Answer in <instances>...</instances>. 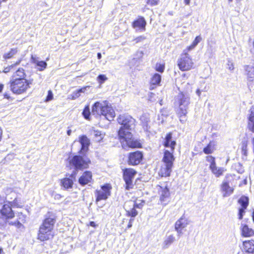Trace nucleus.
Here are the masks:
<instances>
[{"label":"nucleus","mask_w":254,"mask_h":254,"mask_svg":"<svg viewBox=\"0 0 254 254\" xmlns=\"http://www.w3.org/2000/svg\"><path fill=\"white\" fill-rule=\"evenodd\" d=\"M93 115H102L108 121H112L115 117V113L110 103L106 101H97L92 107Z\"/></svg>","instance_id":"f257e3e1"},{"label":"nucleus","mask_w":254,"mask_h":254,"mask_svg":"<svg viewBox=\"0 0 254 254\" xmlns=\"http://www.w3.org/2000/svg\"><path fill=\"white\" fill-rule=\"evenodd\" d=\"M118 122L121 125L118 131L119 137H123L127 133H130L135 127V120L128 115H120Z\"/></svg>","instance_id":"f03ea898"},{"label":"nucleus","mask_w":254,"mask_h":254,"mask_svg":"<svg viewBox=\"0 0 254 254\" xmlns=\"http://www.w3.org/2000/svg\"><path fill=\"white\" fill-rule=\"evenodd\" d=\"M55 223V221L52 218L46 219L39 228L38 239L41 241H45L52 238L53 237L52 230Z\"/></svg>","instance_id":"7ed1b4c3"},{"label":"nucleus","mask_w":254,"mask_h":254,"mask_svg":"<svg viewBox=\"0 0 254 254\" xmlns=\"http://www.w3.org/2000/svg\"><path fill=\"white\" fill-rule=\"evenodd\" d=\"M175 103L179 107L178 115L180 118V121L184 123L186 121V116L190 104V97L187 94L180 93L176 97Z\"/></svg>","instance_id":"20e7f679"},{"label":"nucleus","mask_w":254,"mask_h":254,"mask_svg":"<svg viewBox=\"0 0 254 254\" xmlns=\"http://www.w3.org/2000/svg\"><path fill=\"white\" fill-rule=\"evenodd\" d=\"M174 151L166 150L164 153L163 158V164L161 166L160 174L162 177H168L170 175L175 157L173 155Z\"/></svg>","instance_id":"39448f33"},{"label":"nucleus","mask_w":254,"mask_h":254,"mask_svg":"<svg viewBox=\"0 0 254 254\" xmlns=\"http://www.w3.org/2000/svg\"><path fill=\"white\" fill-rule=\"evenodd\" d=\"M9 87L10 90L15 94H22L30 88V83L27 80L10 79Z\"/></svg>","instance_id":"423d86ee"},{"label":"nucleus","mask_w":254,"mask_h":254,"mask_svg":"<svg viewBox=\"0 0 254 254\" xmlns=\"http://www.w3.org/2000/svg\"><path fill=\"white\" fill-rule=\"evenodd\" d=\"M9 204H4L2 208L0 210V218L4 220L8 218H12L14 217V213L11 209V206L20 207L21 206V203L17 198L15 197L14 200L9 201Z\"/></svg>","instance_id":"0eeeda50"},{"label":"nucleus","mask_w":254,"mask_h":254,"mask_svg":"<svg viewBox=\"0 0 254 254\" xmlns=\"http://www.w3.org/2000/svg\"><path fill=\"white\" fill-rule=\"evenodd\" d=\"M188 51L184 50L177 61L179 68L182 71H187L191 69L194 64L191 58L188 54Z\"/></svg>","instance_id":"6e6552de"},{"label":"nucleus","mask_w":254,"mask_h":254,"mask_svg":"<svg viewBox=\"0 0 254 254\" xmlns=\"http://www.w3.org/2000/svg\"><path fill=\"white\" fill-rule=\"evenodd\" d=\"M69 163L70 166L75 169H83L87 168L89 161L84 159L80 156H74L71 159L69 158Z\"/></svg>","instance_id":"1a4fd4ad"},{"label":"nucleus","mask_w":254,"mask_h":254,"mask_svg":"<svg viewBox=\"0 0 254 254\" xmlns=\"http://www.w3.org/2000/svg\"><path fill=\"white\" fill-rule=\"evenodd\" d=\"M238 203L240 205V207L238 208V217L239 220H242L249 206V198L247 196L242 195L238 200Z\"/></svg>","instance_id":"9d476101"},{"label":"nucleus","mask_w":254,"mask_h":254,"mask_svg":"<svg viewBox=\"0 0 254 254\" xmlns=\"http://www.w3.org/2000/svg\"><path fill=\"white\" fill-rule=\"evenodd\" d=\"M136 173V171L132 169H126L124 171V179L126 182V190H129L132 188L133 186L132 180Z\"/></svg>","instance_id":"9b49d317"},{"label":"nucleus","mask_w":254,"mask_h":254,"mask_svg":"<svg viewBox=\"0 0 254 254\" xmlns=\"http://www.w3.org/2000/svg\"><path fill=\"white\" fill-rule=\"evenodd\" d=\"M111 186L109 184H106L102 186L101 190H96L95 193L96 196V201L98 202L101 200L107 199L109 196L111 195Z\"/></svg>","instance_id":"f8f14e48"},{"label":"nucleus","mask_w":254,"mask_h":254,"mask_svg":"<svg viewBox=\"0 0 254 254\" xmlns=\"http://www.w3.org/2000/svg\"><path fill=\"white\" fill-rule=\"evenodd\" d=\"M121 141L123 143L126 142L127 145L131 148H139L141 147L140 143L137 140L132 138V134L130 133H127L123 137H119Z\"/></svg>","instance_id":"ddd939ff"},{"label":"nucleus","mask_w":254,"mask_h":254,"mask_svg":"<svg viewBox=\"0 0 254 254\" xmlns=\"http://www.w3.org/2000/svg\"><path fill=\"white\" fill-rule=\"evenodd\" d=\"M17 219L16 221H8V224L15 226L20 231H23L25 227L23 224L26 222V216L22 212H18L17 214Z\"/></svg>","instance_id":"4468645a"},{"label":"nucleus","mask_w":254,"mask_h":254,"mask_svg":"<svg viewBox=\"0 0 254 254\" xmlns=\"http://www.w3.org/2000/svg\"><path fill=\"white\" fill-rule=\"evenodd\" d=\"M189 224L188 220L184 216L181 217L175 223V229L177 232L178 236L180 237L183 234L182 230Z\"/></svg>","instance_id":"2eb2a0df"},{"label":"nucleus","mask_w":254,"mask_h":254,"mask_svg":"<svg viewBox=\"0 0 254 254\" xmlns=\"http://www.w3.org/2000/svg\"><path fill=\"white\" fill-rule=\"evenodd\" d=\"M241 236L244 238L254 237V229L245 223H242L240 226Z\"/></svg>","instance_id":"dca6fc26"},{"label":"nucleus","mask_w":254,"mask_h":254,"mask_svg":"<svg viewBox=\"0 0 254 254\" xmlns=\"http://www.w3.org/2000/svg\"><path fill=\"white\" fill-rule=\"evenodd\" d=\"M242 251L248 254H254V240H245L242 243Z\"/></svg>","instance_id":"f3484780"},{"label":"nucleus","mask_w":254,"mask_h":254,"mask_svg":"<svg viewBox=\"0 0 254 254\" xmlns=\"http://www.w3.org/2000/svg\"><path fill=\"white\" fill-rule=\"evenodd\" d=\"M143 155L141 152L136 151L130 153L128 157V163L132 165L138 164L141 161Z\"/></svg>","instance_id":"a211bd4d"},{"label":"nucleus","mask_w":254,"mask_h":254,"mask_svg":"<svg viewBox=\"0 0 254 254\" xmlns=\"http://www.w3.org/2000/svg\"><path fill=\"white\" fill-rule=\"evenodd\" d=\"M158 193L160 195V199L161 202H167L170 197V191L167 187H160L158 189Z\"/></svg>","instance_id":"6ab92c4d"},{"label":"nucleus","mask_w":254,"mask_h":254,"mask_svg":"<svg viewBox=\"0 0 254 254\" xmlns=\"http://www.w3.org/2000/svg\"><path fill=\"white\" fill-rule=\"evenodd\" d=\"M92 180V174L90 172L86 171L83 173L79 178L78 182L81 185H85L91 182Z\"/></svg>","instance_id":"aec40b11"},{"label":"nucleus","mask_w":254,"mask_h":254,"mask_svg":"<svg viewBox=\"0 0 254 254\" xmlns=\"http://www.w3.org/2000/svg\"><path fill=\"white\" fill-rule=\"evenodd\" d=\"M79 141L81 145V151L82 152L87 151L90 144V140L86 135H82L79 137Z\"/></svg>","instance_id":"412c9836"},{"label":"nucleus","mask_w":254,"mask_h":254,"mask_svg":"<svg viewBox=\"0 0 254 254\" xmlns=\"http://www.w3.org/2000/svg\"><path fill=\"white\" fill-rule=\"evenodd\" d=\"M247 127L250 131L254 133V108L251 109L248 118Z\"/></svg>","instance_id":"4be33fe9"},{"label":"nucleus","mask_w":254,"mask_h":254,"mask_svg":"<svg viewBox=\"0 0 254 254\" xmlns=\"http://www.w3.org/2000/svg\"><path fill=\"white\" fill-rule=\"evenodd\" d=\"M176 144V141L172 140V134L171 133H168L165 138L164 146L166 147H170V151H174Z\"/></svg>","instance_id":"5701e85b"},{"label":"nucleus","mask_w":254,"mask_h":254,"mask_svg":"<svg viewBox=\"0 0 254 254\" xmlns=\"http://www.w3.org/2000/svg\"><path fill=\"white\" fill-rule=\"evenodd\" d=\"M206 160L208 162H209L211 163V164L210 165V168L211 170L212 173L216 176L219 177L220 176L222 173V171L221 169H219L217 172H215V163L214 161V158L212 157L211 156H208L206 157Z\"/></svg>","instance_id":"b1692460"},{"label":"nucleus","mask_w":254,"mask_h":254,"mask_svg":"<svg viewBox=\"0 0 254 254\" xmlns=\"http://www.w3.org/2000/svg\"><path fill=\"white\" fill-rule=\"evenodd\" d=\"M89 86H85L78 90L73 91L71 94L68 96V98L71 100H75L81 95L82 93H84L86 92L87 88H89Z\"/></svg>","instance_id":"393cba45"},{"label":"nucleus","mask_w":254,"mask_h":254,"mask_svg":"<svg viewBox=\"0 0 254 254\" xmlns=\"http://www.w3.org/2000/svg\"><path fill=\"white\" fill-rule=\"evenodd\" d=\"M31 62L38 66V70L42 71L46 68L47 64L45 62L39 61L38 58L33 55L31 56Z\"/></svg>","instance_id":"a878e982"},{"label":"nucleus","mask_w":254,"mask_h":254,"mask_svg":"<svg viewBox=\"0 0 254 254\" xmlns=\"http://www.w3.org/2000/svg\"><path fill=\"white\" fill-rule=\"evenodd\" d=\"M25 73L23 68H19L10 78V79L16 80H26L25 78Z\"/></svg>","instance_id":"bb28decb"},{"label":"nucleus","mask_w":254,"mask_h":254,"mask_svg":"<svg viewBox=\"0 0 254 254\" xmlns=\"http://www.w3.org/2000/svg\"><path fill=\"white\" fill-rule=\"evenodd\" d=\"M146 24V21L143 17H140L133 23L134 28H138L139 29H145Z\"/></svg>","instance_id":"cd10ccee"},{"label":"nucleus","mask_w":254,"mask_h":254,"mask_svg":"<svg viewBox=\"0 0 254 254\" xmlns=\"http://www.w3.org/2000/svg\"><path fill=\"white\" fill-rule=\"evenodd\" d=\"M61 183L64 189H68L72 188L73 182L72 179L65 178L62 180Z\"/></svg>","instance_id":"c85d7f7f"},{"label":"nucleus","mask_w":254,"mask_h":254,"mask_svg":"<svg viewBox=\"0 0 254 254\" xmlns=\"http://www.w3.org/2000/svg\"><path fill=\"white\" fill-rule=\"evenodd\" d=\"M175 240V237L173 235H170L166 237L163 243V249H167Z\"/></svg>","instance_id":"c756f323"},{"label":"nucleus","mask_w":254,"mask_h":254,"mask_svg":"<svg viewBox=\"0 0 254 254\" xmlns=\"http://www.w3.org/2000/svg\"><path fill=\"white\" fill-rule=\"evenodd\" d=\"M140 121L141 122L142 127L144 128V130L145 131H147L148 127V123L149 122V118L148 117V115L146 114H144L140 117Z\"/></svg>","instance_id":"7c9ffc66"},{"label":"nucleus","mask_w":254,"mask_h":254,"mask_svg":"<svg viewBox=\"0 0 254 254\" xmlns=\"http://www.w3.org/2000/svg\"><path fill=\"white\" fill-rule=\"evenodd\" d=\"M144 203L145 202L143 200H141L140 202L129 201L126 203V207H127V205L128 204V206H133L136 208L141 209L143 206Z\"/></svg>","instance_id":"2f4dec72"},{"label":"nucleus","mask_w":254,"mask_h":254,"mask_svg":"<svg viewBox=\"0 0 254 254\" xmlns=\"http://www.w3.org/2000/svg\"><path fill=\"white\" fill-rule=\"evenodd\" d=\"M128 206V204L127 205V207H126V204L125 205V208L127 216H130L131 217H135L138 214V212L136 210V208L133 207L132 208L129 209L127 207Z\"/></svg>","instance_id":"473e14b6"},{"label":"nucleus","mask_w":254,"mask_h":254,"mask_svg":"<svg viewBox=\"0 0 254 254\" xmlns=\"http://www.w3.org/2000/svg\"><path fill=\"white\" fill-rule=\"evenodd\" d=\"M201 40L202 38L200 36H196L192 44L185 50L188 52L193 50Z\"/></svg>","instance_id":"72a5a7b5"},{"label":"nucleus","mask_w":254,"mask_h":254,"mask_svg":"<svg viewBox=\"0 0 254 254\" xmlns=\"http://www.w3.org/2000/svg\"><path fill=\"white\" fill-rule=\"evenodd\" d=\"M92 134L94 136L95 140L97 142L102 140L105 135L104 133L101 131L95 130L92 132Z\"/></svg>","instance_id":"f704fd0d"},{"label":"nucleus","mask_w":254,"mask_h":254,"mask_svg":"<svg viewBox=\"0 0 254 254\" xmlns=\"http://www.w3.org/2000/svg\"><path fill=\"white\" fill-rule=\"evenodd\" d=\"M233 188L227 183H223V196L229 195L233 192Z\"/></svg>","instance_id":"c9c22d12"},{"label":"nucleus","mask_w":254,"mask_h":254,"mask_svg":"<svg viewBox=\"0 0 254 254\" xmlns=\"http://www.w3.org/2000/svg\"><path fill=\"white\" fill-rule=\"evenodd\" d=\"M245 69L247 77L250 78H253L254 77V67L248 65L245 66Z\"/></svg>","instance_id":"e433bc0d"},{"label":"nucleus","mask_w":254,"mask_h":254,"mask_svg":"<svg viewBox=\"0 0 254 254\" xmlns=\"http://www.w3.org/2000/svg\"><path fill=\"white\" fill-rule=\"evenodd\" d=\"M161 80V76L158 73H155L154 74L153 77L151 78L150 80V83L151 85H158Z\"/></svg>","instance_id":"4c0bfd02"},{"label":"nucleus","mask_w":254,"mask_h":254,"mask_svg":"<svg viewBox=\"0 0 254 254\" xmlns=\"http://www.w3.org/2000/svg\"><path fill=\"white\" fill-rule=\"evenodd\" d=\"M17 52L18 50L17 48H12L8 52L5 53L3 57L5 60L10 59L16 55Z\"/></svg>","instance_id":"58836bf2"},{"label":"nucleus","mask_w":254,"mask_h":254,"mask_svg":"<svg viewBox=\"0 0 254 254\" xmlns=\"http://www.w3.org/2000/svg\"><path fill=\"white\" fill-rule=\"evenodd\" d=\"M214 150L213 146L211 143H209L207 146L204 148L203 152L205 154H208L212 153Z\"/></svg>","instance_id":"ea45409f"},{"label":"nucleus","mask_w":254,"mask_h":254,"mask_svg":"<svg viewBox=\"0 0 254 254\" xmlns=\"http://www.w3.org/2000/svg\"><path fill=\"white\" fill-rule=\"evenodd\" d=\"M90 112L89 106L88 105L86 106L82 112V115L86 119H89L90 115Z\"/></svg>","instance_id":"a19ab883"},{"label":"nucleus","mask_w":254,"mask_h":254,"mask_svg":"<svg viewBox=\"0 0 254 254\" xmlns=\"http://www.w3.org/2000/svg\"><path fill=\"white\" fill-rule=\"evenodd\" d=\"M107 79V77L105 74H100L97 77V80L100 84H102L106 81Z\"/></svg>","instance_id":"79ce46f5"},{"label":"nucleus","mask_w":254,"mask_h":254,"mask_svg":"<svg viewBox=\"0 0 254 254\" xmlns=\"http://www.w3.org/2000/svg\"><path fill=\"white\" fill-rule=\"evenodd\" d=\"M156 70L160 72H163L164 70V65L160 64H157L155 67Z\"/></svg>","instance_id":"37998d69"},{"label":"nucleus","mask_w":254,"mask_h":254,"mask_svg":"<svg viewBox=\"0 0 254 254\" xmlns=\"http://www.w3.org/2000/svg\"><path fill=\"white\" fill-rule=\"evenodd\" d=\"M248 142L247 140H244L241 142V150L248 148Z\"/></svg>","instance_id":"c03bdc74"},{"label":"nucleus","mask_w":254,"mask_h":254,"mask_svg":"<svg viewBox=\"0 0 254 254\" xmlns=\"http://www.w3.org/2000/svg\"><path fill=\"white\" fill-rule=\"evenodd\" d=\"M145 39V37L143 36H140L137 37H136L135 39H134V41L136 43H137L138 42H141Z\"/></svg>","instance_id":"a18cd8bd"},{"label":"nucleus","mask_w":254,"mask_h":254,"mask_svg":"<svg viewBox=\"0 0 254 254\" xmlns=\"http://www.w3.org/2000/svg\"><path fill=\"white\" fill-rule=\"evenodd\" d=\"M53 98V93L51 90L48 91V95L47 97L46 101H49L52 100Z\"/></svg>","instance_id":"49530a36"},{"label":"nucleus","mask_w":254,"mask_h":254,"mask_svg":"<svg viewBox=\"0 0 254 254\" xmlns=\"http://www.w3.org/2000/svg\"><path fill=\"white\" fill-rule=\"evenodd\" d=\"M159 0H147V3L151 5H155L157 4Z\"/></svg>","instance_id":"de8ad7c7"},{"label":"nucleus","mask_w":254,"mask_h":254,"mask_svg":"<svg viewBox=\"0 0 254 254\" xmlns=\"http://www.w3.org/2000/svg\"><path fill=\"white\" fill-rule=\"evenodd\" d=\"M13 65H11L8 67H6L5 68H4V69H3V72L4 73H7L8 72L10 69L13 67Z\"/></svg>","instance_id":"09e8293b"},{"label":"nucleus","mask_w":254,"mask_h":254,"mask_svg":"<svg viewBox=\"0 0 254 254\" xmlns=\"http://www.w3.org/2000/svg\"><path fill=\"white\" fill-rule=\"evenodd\" d=\"M242 154L243 157L246 158L248 155V148L245 150H241Z\"/></svg>","instance_id":"8fccbe9b"},{"label":"nucleus","mask_w":254,"mask_h":254,"mask_svg":"<svg viewBox=\"0 0 254 254\" xmlns=\"http://www.w3.org/2000/svg\"><path fill=\"white\" fill-rule=\"evenodd\" d=\"M5 198L4 196L0 195V205L2 204L5 202Z\"/></svg>","instance_id":"3c124183"},{"label":"nucleus","mask_w":254,"mask_h":254,"mask_svg":"<svg viewBox=\"0 0 254 254\" xmlns=\"http://www.w3.org/2000/svg\"><path fill=\"white\" fill-rule=\"evenodd\" d=\"M228 65L229 66L228 68L230 70H232L234 68V65L232 63H229L228 64Z\"/></svg>","instance_id":"603ef678"},{"label":"nucleus","mask_w":254,"mask_h":254,"mask_svg":"<svg viewBox=\"0 0 254 254\" xmlns=\"http://www.w3.org/2000/svg\"><path fill=\"white\" fill-rule=\"evenodd\" d=\"M54 197L55 199H60L62 197V196L59 194H56Z\"/></svg>","instance_id":"864d4df0"},{"label":"nucleus","mask_w":254,"mask_h":254,"mask_svg":"<svg viewBox=\"0 0 254 254\" xmlns=\"http://www.w3.org/2000/svg\"><path fill=\"white\" fill-rule=\"evenodd\" d=\"M90 225L93 227H95L96 226V225L95 224V223L93 221H91L90 222Z\"/></svg>","instance_id":"5fc2aeb1"},{"label":"nucleus","mask_w":254,"mask_h":254,"mask_svg":"<svg viewBox=\"0 0 254 254\" xmlns=\"http://www.w3.org/2000/svg\"><path fill=\"white\" fill-rule=\"evenodd\" d=\"M190 0H184V3L186 5H189L190 3Z\"/></svg>","instance_id":"6e6d98bb"},{"label":"nucleus","mask_w":254,"mask_h":254,"mask_svg":"<svg viewBox=\"0 0 254 254\" xmlns=\"http://www.w3.org/2000/svg\"><path fill=\"white\" fill-rule=\"evenodd\" d=\"M200 93H201V92H200V90H199V89H197V90H196V94H197L198 96H200Z\"/></svg>","instance_id":"4d7b16f0"},{"label":"nucleus","mask_w":254,"mask_h":254,"mask_svg":"<svg viewBox=\"0 0 254 254\" xmlns=\"http://www.w3.org/2000/svg\"><path fill=\"white\" fill-rule=\"evenodd\" d=\"M101 57H102L101 54V53H98L97 54V58H98V59H100L101 58Z\"/></svg>","instance_id":"13d9d810"},{"label":"nucleus","mask_w":254,"mask_h":254,"mask_svg":"<svg viewBox=\"0 0 254 254\" xmlns=\"http://www.w3.org/2000/svg\"><path fill=\"white\" fill-rule=\"evenodd\" d=\"M3 85L2 84H0V92H1L3 89Z\"/></svg>","instance_id":"bf43d9fd"},{"label":"nucleus","mask_w":254,"mask_h":254,"mask_svg":"<svg viewBox=\"0 0 254 254\" xmlns=\"http://www.w3.org/2000/svg\"><path fill=\"white\" fill-rule=\"evenodd\" d=\"M137 53L139 54V57H142L143 53L142 52H138Z\"/></svg>","instance_id":"052dcab7"},{"label":"nucleus","mask_w":254,"mask_h":254,"mask_svg":"<svg viewBox=\"0 0 254 254\" xmlns=\"http://www.w3.org/2000/svg\"><path fill=\"white\" fill-rule=\"evenodd\" d=\"M71 133V129H68V130H67V134L68 135H70Z\"/></svg>","instance_id":"680f3d73"},{"label":"nucleus","mask_w":254,"mask_h":254,"mask_svg":"<svg viewBox=\"0 0 254 254\" xmlns=\"http://www.w3.org/2000/svg\"><path fill=\"white\" fill-rule=\"evenodd\" d=\"M4 98H5L6 99H9L10 97L6 93L4 94Z\"/></svg>","instance_id":"e2e57ef3"},{"label":"nucleus","mask_w":254,"mask_h":254,"mask_svg":"<svg viewBox=\"0 0 254 254\" xmlns=\"http://www.w3.org/2000/svg\"><path fill=\"white\" fill-rule=\"evenodd\" d=\"M132 223H130V222H128V224L127 225V228H130L132 227Z\"/></svg>","instance_id":"0e129e2a"},{"label":"nucleus","mask_w":254,"mask_h":254,"mask_svg":"<svg viewBox=\"0 0 254 254\" xmlns=\"http://www.w3.org/2000/svg\"><path fill=\"white\" fill-rule=\"evenodd\" d=\"M252 143L253 145V152H254V137L252 139Z\"/></svg>","instance_id":"69168bd1"},{"label":"nucleus","mask_w":254,"mask_h":254,"mask_svg":"<svg viewBox=\"0 0 254 254\" xmlns=\"http://www.w3.org/2000/svg\"><path fill=\"white\" fill-rule=\"evenodd\" d=\"M10 195L14 197L16 196V194L14 192H11Z\"/></svg>","instance_id":"338daca9"},{"label":"nucleus","mask_w":254,"mask_h":254,"mask_svg":"<svg viewBox=\"0 0 254 254\" xmlns=\"http://www.w3.org/2000/svg\"><path fill=\"white\" fill-rule=\"evenodd\" d=\"M0 254H4L2 250L0 248Z\"/></svg>","instance_id":"774afa93"}]
</instances>
